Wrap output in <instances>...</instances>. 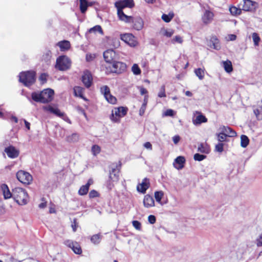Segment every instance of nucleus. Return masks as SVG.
Here are the masks:
<instances>
[{"label": "nucleus", "mask_w": 262, "mask_h": 262, "mask_svg": "<svg viewBox=\"0 0 262 262\" xmlns=\"http://www.w3.org/2000/svg\"><path fill=\"white\" fill-rule=\"evenodd\" d=\"M115 5L117 8V14L119 19L126 23H129L132 20V17L125 14L122 9L126 7H133L134 6L133 0L118 1L115 3Z\"/></svg>", "instance_id": "f257e3e1"}, {"label": "nucleus", "mask_w": 262, "mask_h": 262, "mask_svg": "<svg viewBox=\"0 0 262 262\" xmlns=\"http://www.w3.org/2000/svg\"><path fill=\"white\" fill-rule=\"evenodd\" d=\"M54 94V92L52 89H46L39 93H32L31 97L34 101L45 103L51 101Z\"/></svg>", "instance_id": "f03ea898"}, {"label": "nucleus", "mask_w": 262, "mask_h": 262, "mask_svg": "<svg viewBox=\"0 0 262 262\" xmlns=\"http://www.w3.org/2000/svg\"><path fill=\"white\" fill-rule=\"evenodd\" d=\"M13 198L20 205L27 204L29 196L26 190L20 187H16L13 189Z\"/></svg>", "instance_id": "7ed1b4c3"}, {"label": "nucleus", "mask_w": 262, "mask_h": 262, "mask_svg": "<svg viewBox=\"0 0 262 262\" xmlns=\"http://www.w3.org/2000/svg\"><path fill=\"white\" fill-rule=\"evenodd\" d=\"M71 66V59L66 55H62L56 59L55 68L60 71H66Z\"/></svg>", "instance_id": "20e7f679"}, {"label": "nucleus", "mask_w": 262, "mask_h": 262, "mask_svg": "<svg viewBox=\"0 0 262 262\" xmlns=\"http://www.w3.org/2000/svg\"><path fill=\"white\" fill-rule=\"evenodd\" d=\"M19 77V81L25 85L28 86L35 82V72L33 71L21 72L20 73Z\"/></svg>", "instance_id": "39448f33"}, {"label": "nucleus", "mask_w": 262, "mask_h": 262, "mask_svg": "<svg viewBox=\"0 0 262 262\" xmlns=\"http://www.w3.org/2000/svg\"><path fill=\"white\" fill-rule=\"evenodd\" d=\"M127 112L126 107L123 106L115 107L112 111L110 119L114 122H119L120 119L125 116Z\"/></svg>", "instance_id": "423d86ee"}, {"label": "nucleus", "mask_w": 262, "mask_h": 262, "mask_svg": "<svg viewBox=\"0 0 262 262\" xmlns=\"http://www.w3.org/2000/svg\"><path fill=\"white\" fill-rule=\"evenodd\" d=\"M16 177L19 182L27 185L30 184L33 180L32 176L24 170H19L16 173Z\"/></svg>", "instance_id": "0eeeda50"}, {"label": "nucleus", "mask_w": 262, "mask_h": 262, "mask_svg": "<svg viewBox=\"0 0 262 262\" xmlns=\"http://www.w3.org/2000/svg\"><path fill=\"white\" fill-rule=\"evenodd\" d=\"M120 39L132 47H136L138 44L136 37L131 33L121 34Z\"/></svg>", "instance_id": "6e6552de"}, {"label": "nucleus", "mask_w": 262, "mask_h": 262, "mask_svg": "<svg viewBox=\"0 0 262 262\" xmlns=\"http://www.w3.org/2000/svg\"><path fill=\"white\" fill-rule=\"evenodd\" d=\"M101 92L103 95L105 100L109 103L112 104H115L117 103V100L116 98L113 96L110 92V88L104 85L101 88Z\"/></svg>", "instance_id": "1a4fd4ad"}, {"label": "nucleus", "mask_w": 262, "mask_h": 262, "mask_svg": "<svg viewBox=\"0 0 262 262\" xmlns=\"http://www.w3.org/2000/svg\"><path fill=\"white\" fill-rule=\"evenodd\" d=\"M109 67L111 68L110 72L112 73H121L125 71L126 66L125 63L120 61H114Z\"/></svg>", "instance_id": "9d476101"}, {"label": "nucleus", "mask_w": 262, "mask_h": 262, "mask_svg": "<svg viewBox=\"0 0 262 262\" xmlns=\"http://www.w3.org/2000/svg\"><path fill=\"white\" fill-rule=\"evenodd\" d=\"M258 7V4L251 0H244L242 9L245 11H254Z\"/></svg>", "instance_id": "9b49d317"}, {"label": "nucleus", "mask_w": 262, "mask_h": 262, "mask_svg": "<svg viewBox=\"0 0 262 262\" xmlns=\"http://www.w3.org/2000/svg\"><path fill=\"white\" fill-rule=\"evenodd\" d=\"M64 244L68 247L71 248L75 254H81L82 253V249L78 243L68 239L64 242Z\"/></svg>", "instance_id": "f8f14e48"}, {"label": "nucleus", "mask_w": 262, "mask_h": 262, "mask_svg": "<svg viewBox=\"0 0 262 262\" xmlns=\"http://www.w3.org/2000/svg\"><path fill=\"white\" fill-rule=\"evenodd\" d=\"M109 177L111 181L117 182L119 179V169L117 165L113 164L111 167Z\"/></svg>", "instance_id": "ddd939ff"}, {"label": "nucleus", "mask_w": 262, "mask_h": 262, "mask_svg": "<svg viewBox=\"0 0 262 262\" xmlns=\"http://www.w3.org/2000/svg\"><path fill=\"white\" fill-rule=\"evenodd\" d=\"M186 163V159L184 156H178L177 157L173 163V166L178 170L183 169Z\"/></svg>", "instance_id": "4468645a"}, {"label": "nucleus", "mask_w": 262, "mask_h": 262, "mask_svg": "<svg viewBox=\"0 0 262 262\" xmlns=\"http://www.w3.org/2000/svg\"><path fill=\"white\" fill-rule=\"evenodd\" d=\"M44 111L49 112L58 117H61L63 115V113L60 112L58 108L53 105H48L43 107Z\"/></svg>", "instance_id": "2eb2a0df"}, {"label": "nucleus", "mask_w": 262, "mask_h": 262, "mask_svg": "<svg viewBox=\"0 0 262 262\" xmlns=\"http://www.w3.org/2000/svg\"><path fill=\"white\" fill-rule=\"evenodd\" d=\"M92 80L91 73L88 71L84 72L82 76V81L86 88H89L91 86Z\"/></svg>", "instance_id": "dca6fc26"}, {"label": "nucleus", "mask_w": 262, "mask_h": 262, "mask_svg": "<svg viewBox=\"0 0 262 262\" xmlns=\"http://www.w3.org/2000/svg\"><path fill=\"white\" fill-rule=\"evenodd\" d=\"M130 22L134 23L133 27L136 30H141L144 27V21L140 17H137L134 18H132V20Z\"/></svg>", "instance_id": "f3484780"}, {"label": "nucleus", "mask_w": 262, "mask_h": 262, "mask_svg": "<svg viewBox=\"0 0 262 262\" xmlns=\"http://www.w3.org/2000/svg\"><path fill=\"white\" fill-rule=\"evenodd\" d=\"M149 186V181L147 178H144L141 183L139 184L137 187V189L139 192L143 193H145L146 190Z\"/></svg>", "instance_id": "a211bd4d"}, {"label": "nucleus", "mask_w": 262, "mask_h": 262, "mask_svg": "<svg viewBox=\"0 0 262 262\" xmlns=\"http://www.w3.org/2000/svg\"><path fill=\"white\" fill-rule=\"evenodd\" d=\"M214 14L209 10H206L202 16V21L205 24L210 23L213 20Z\"/></svg>", "instance_id": "6ab92c4d"}, {"label": "nucleus", "mask_w": 262, "mask_h": 262, "mask_svg": "<svg viewBox=\"0 0 262 262\" xmlns=\"http://www.w3.org/2000/svg\"><path fill=\"white\" fill-rule=\"evenodd\" d=\"M116 56L115 52L113 50H107L103 53V57L106 61L108 63H111Z\"/></svg>", "instance_id": "aec40b11"}, {"label": "nucleus", "mask_w": 262, "mask_h": 262, "mask_svg": "<svg viewBox=\"0 0 262 262\" xmlns=\"http://www.w3.org/2000/svg\"><path fill=\"white\" fill-rule=\"evenodd\" d=\"M143 204L144 207L146 208H149L154 206L155 205V202L152 196L149 194L145 195L143 200Z\"/></svg>", "instance_id": "412c9836"}, {"label": "nucleus", "mask_w": 262, "mask_h": 262, "mask_svg": "<svg viewBox=\"0 0 262 262\" xmlns=\"http://www.w3.org/2000/svg\"><path fill=\"white\" fill-rule=\"evenodd\" d=\"M227 136L223 133H220L217 135V140L219 143L215 145V147H223L227 146L224 142L226 141Z\"/></svg>", "instance_id": "4be33fe9"}, {"label": "nucleus", "mask_w": 262, "mask_h": 262, "mask_svg": "<svg viewBox=\"0 0 262 262\" xmlns=\"http://www.w3.org/2000/svg\"><path fill=\"white\" fill-rule=\"evenodd\" d=\"M5 152L7 154L8 157L13 159L18 156L19 151L16 148H5Z\"/></svg>", "instance_id": "5701e85b"}, {"label": "nucleus", "mask_w": 262, "mask_h": 262, "mask_svg": "<svg viewBox=\"0 0 262 262\" xmlns=\"http://www.w3.org/2000/svg\"><path fill=\"white\" fill-rule=\"evenodd\" d=\"M57 45L60 48L61 51H66L70 49L71 44L70 41L68 40H62L57 43Z\"/></svg>", "instance_id": "b1692460"}, {"label": "nucleus", "mask_w": 262, "mask_h": 262, "mask_svg": "<svg viewBox=\"0 0 262 262\" xmlns=\"http://www.w3.org/2000/svg\"><path fill=\"white\" fill-rule=\"evenodd\" d=\"M2 189L5 199H8L12 197L13 195V191L11 192L6 184H3L2 185Z\"/></svg>", "instance_id": "393cba45"}, {"label": "nucleus", "mask_w": 262, "mask_h": 262, "mask_svg": "<svg viewBox=\"0 0 262 262\" xmlns=\"http://www.w3.org/2000/svg\"><path fill=\"white\" fill-rule=\"evenodd\" d=\"M222 131L227 137H233L236 136V132L231 127L228 126H223Z\"/></svg>", "instance_id": "a878e982"}, {"label": "nucleus", "mask_w": 262, "mask_h": 262, "mask_svg": "<svg viewBox=\"0 0 262 262\" xmlns=\"http://www.w3.org/2000/svg\"><path fill=\"white\" fill-rule=\"evenodd\" d=\"M80 1V9L82 13H84L89 6L92 5V3H89L86 0Z\"/></svg>", "instance_id": "bb28decb"}, {"label": "nucleus", "mask_w": 262, "mask_h": 262, "mask_svg": "<svg viewBox=\"0 0 262 262\" xmlns=\"http://www.w3.org/2000/svg\"><path fill=\"white\" fill-rule=\"evenodd\" d=\"M83 91L84 89L80 86H75L74 88V92L76 96L79 97L83 99L84 100H87L83 96Z\"/></svg>", "instance_id": "cd10ccee"}, {"label": "nucleus", "mask_w": 262, "mask_h": 262, "mask_svg": "<svg viewBox=\"0 0 262 262\" xmlns=\"http://www.w3.org/2000/svg\"><path fill=\"white\" fill-rule=\"evenodd\" d=\"M223 64L225 71L227 73H231L233 71L232 62L229 60L223 61Z\"/></svg>", "instance_id": "c85d7f7f"}, {"label": "nucleus", "mask_w": 262, "mask_h": 262, "mask_svg": "<svg viewBox=\"0 0 262 262\" xmlns=\"http://www.w3.org/2000/svg\"><path fill=\"white\" fill-rule=\"evenodd\" d=\"M261 103L262 104V101H261ZM254 113L257 120H262V104L254 110Z\"/></svg>", "instance_id": "c756f323"}, {"label": "nucleus", "mask_w": 262, "mask_h": 262, "mask_svg": "<svg viewBox=\"0 0 262 262\" xmlns=\"http://www.w3.org/2000/svg\"><path fill=\"white\" fill-rule=\"evenodd\" d=\"M148 95L144 96L143 103V104L140 109V111H139V114L141 116L143 115L145 112V109L146 107V105L147 104V102H148Z\"/></svg>", "instance_id": "7c9ffc66"}, {"label": "nucleus", "mask_w": 262, "mask_h": 262, "mask_svg": "<svg viewBox=\"0 0 262 262\" xmlns=\"http://www.w3.org/2000/svg\"><path fill=\"white\" fill-rule=\"evenodd\" d=\"M101 238H102V236L100 233L96 234L93 235L91 237V241L94 244L98 245L100 243Z\"/></svg>", "instance_id": "2f4dec72"}, {"label": "nucleus", "mask_w": 262, "mask_h": 262, "mask_svg": "<svg viewBox=\"0 0 262 262\" xmlns=\"http://www.w3.org/2000/svg\"><path fill=\"white\" fill-rule=\"evenodd\" d=\"M206 122H207V118L202 114L198 115L194 120L195 123L199 124Z\"/></svg>", "instance_id": "473e14b6"}, {"label": "nucleus", "mask_w": 262, "mask_h": 262, "mask_svg": "<svg viewBox=\"0 0 262 262\" xmlns=\"http://www.w3.org/2000/svg\"><path fill=\"white\" fill-rule=\"evenodd\" d=\"M249 143V139L248 137L245 135H242L241 136V145L242 147H246Z\"/></svg>", "instance_id": "72a5a7b5"}, {"label": "nucleus", "mask_w": 262, "mask_h": 262, "mask_svg": "<svg viewBox=\"0 0 262 262\" xmlns=\"http://www.w3.org/2000/svg\"><path fill=\"white\" fill-rule=\"evenodd\" d=\"M97 32H99L100 34L103 35V32L102 28L99 25H96L89 30V32L90 33H96Z\"/></svg>", "instance_id": "f704fd0d"}, {"label": "nucleus", "mask_w": 262, "mask_h": 262, "mask_svg": "<svg viewBox=\"0 0 262 262\" xmlns=\"http://www.w3.org/2000/svg\"><path fill=\"white\" fill-rule=\"evenodd\" d=\"M194 73L199 79L202 80L205 76V70L201 68L195 69Z\"/></svg>", "instance_id": "c9c22d12"}, {"label": "nucleus", "mask_w": 262, "mask_h": 262, "mask_svg": "<svg viewBox=\"0 0 262 262\" xmlns=\"http://www.w3.org/2000/svg\"><path fill=\"white\" fill-rule=\"evenodd\" d=\"M242 9L237 8L235 6H231L229 8V11L232 15H239L241 14Z\"/></svg>", "instance_id": "e433bc0d"}, {"label": "nucleus", "mask_w": 262, "mask_h": 262, "mask_svg": "<svg viewBox=\"0 0 262 262\" xmlns=\"http://www.w3.org/2000/svg\"><path fill=\"white\" fill-rule=\"evenodd\" d=\"M89 188L86 186L85 185H82L80 187V189L78 190V194L80 195H84L87 194L88 192Z\"/></svg>", "instance_id": "4c0bfd02"}, {"label": "nucleus", "mask_w": 262, "mask_h": 262, "mask_svg": "<svg viewBox=\"0 0 262 262\" xmlns=\"http://www.w3.org/2000/svg\"><path fill=\"white\" fill-rule=\"evenodd\" d=\"M252 39L254 42V44L255 46H257L259 45V42L260 40V37L257 33H253L252 34Z\"/></svg>", "instance_id": "58836bf2"}, {"label": "nucleus", "mask_w": 262, "mask_h": 262, "mask_svg": "<svg viewBox=\"0 0 262 262\" xmlns=\"http://www.w3.org/2000/svg\"><path fill=\"white\" fill-rule=\"evenodd\" d=\"M174 16V13L173 11H170L167 14H165V22L169 23Z\"/></svg>", "instance_id": "ea45409f"}, {"label": "nucleus", "mask_w": 262, "mask_h": 262, "mask_svg": "<svg viewBox=\"0 0 262 262\" xmlns=\"http://www.w3.org/2000/svg\"><path fill=\"white\" fill-rule=\"evenodd\" d=\"M132 71L134 74L138 75L141 74V70L137 64H134L132 68Z\"/></svg>", "instance_id": "a19ab883"}, {"label": "nucleus", "mask_w": 262, "mask_h": 262, "mask_svg": "<svg viewBox=\"0 0 262 262\" xmlns=\"http://www.w3.org/2000/svg\"><path fill=\"white\" fill-rule=\"evenodd\" d=\"M183 41V39L182 37H181L179 35L176 36L170 41L171 43L173 44H174L176 43H182Z\"/></svg>", "instance_id": "79ce46f5"}, {"label": "nucleus", "mask_w": 262, "mask_h": 262, "mask_svg": "<svg viewBox=\"0 0 262 262\" xmlns=\"http://www.w3.org/2000/svg\"><path fill=\"white\" fill-rule=\"evenodd\" d=\"M206 157L205 155L197 153L194 155L193 159L195 161H201L206 159Z\"/></svg>", "instance_id": "37998d69"}, {"label": "nucleus", "mask_w": 262, "mask_h": 262, "mask_svg": "<svg viewBox=\"0 0 262 262\" xmlns=\"http://www.w3.org/2000/svg\"><path fill=\"white\" fill-rule=\"evenodd\" d=\"M163 195V193L162 191H156L155 192V198L156 201L157 202L160 203L162 196Z\"/></svg>", "instance_id": "c03bdc74"}, {"label": "nucleus", "mask_w": 262, "mask_h": 262, "mask_svg": "<svg viewBox=\"0 0 262 262\" xmlns=\"http://www.w3.org/2000/svg\"><path fill=\"white\" fill-rule=\"evenodd\" d=\"M78 135L76 134H72L71 136L68 137V140L70 142H76L78 141Z\"/></svg>", "instance_id": "a18cd8bd"}, {"label": "nucleus", "mask_w": 262, "mask_h": 262, "mask_svg": "<svg viewBox=\"0 0 262 262\" xmlns=\"http://www.w3.org/2000/svg\"><path fill=\"white\" fill-rule=\"evenodd\" d=\"M115 183L116 182L111 181L110 179L108 178V180L106 182V186L107 188L109 190H111L114 187Z\"/></svg>", "instance_id": "49530a36"}, {"label": "nucleus", "mask_w": 262, "mask_h": 262, "mask_svg": "<svg viewBox=\"0 0 262 262\" xmlns=\"http://www.w3.org/2000/svg\"><path fill=\"white\" fill-rule=\"evenodd\" d=\"M96 54H87L86 55V60L88 62L93 61L95 58H96Z\"/></svg>", "instance_id": "de8ad7c7"}, {"label": "nucleus", "mask_w": 262, "mask_h": 262, "mask_svg": "<svg viewBox=\"0 0 262 262\" xmlns=\"http://www.w3.org/2000/svg\"><path fill=\"white\" fill-rule=\"evenodd\" d=\"M176 114V112L173 110L168 109L165 112V116L173 117Z\"/></svg>", "instance_id": "09e8293b"}, {"label": "nucleus", "mask_w": 262, "mask_h": 262, "mask_svg": "<svg viewBox=\"0 0 262 262\" xmlns=\"http://www.w3.org/2000/svg\"><path fill=\"white\" fill-rule=\"evenodd\" d=\"M133 226L137 230H140L141 228V225L140 222L138 221H133L132 222Z\"/></svg>", "instance_id": "8fccbe9b"}, {"label": "nucleus", "mask_w": 262, "mask_h": 262, "mask_svg": "<svg viewBox=\"0 0 262 262\" xmlns=\"http://www.w3.org/2000/svg\"><path fill=\"white\" fill-rule=\"evenodd\" d=\"M89 195L90 198H94L98 196L99 193L97 191L92 190L89 192Z\"/></svg>", "instance_id": "3c124183"}, {"label": "nucleus", "mask_w": 262, "mask_h": 262, "mask_svg": "<svg viewBox=\"0 0 262 262\" xmlns=\"http://www.w3.org/2000/svg\"><path fill=\"white\" fill-rule=\"evenodd\" d=\"M76 109L79 113L82 114L84 116V117L87 119V116L86 115V113H85L84 110L82 107L80 106H77Z\"/></svg>", "instance_id": "603ef678"}, {"label": "nucleus", "mask_w": 262, "mask_h": 262, "mask_svg": "<svg viewBox=\"0 0 262 262\" xmlns=\"http://www.w3.org/2000/svg\"><path fill=\"white\" fill-rule=\"evenodd\" d=\"M256 245L258 247L262 246V233L256 239Z\"/></svg>", "instance_id": "864d4df0"}, {"label": "nucleus", "mask_w": 262, "mask_h": 262, "mask_svg": "<svg viewBox=\"0 0 262 262\" xmlns=\"http://www.w3.org/2000/svg\"><path fill=\"white\" fill-rule=\"evenodd\" d=\"M148 221L150 224H153L156 222V217L153 215H150L148 217Z\"/></svg>", "instance_id": "5fc2aeb1"}, {"label": "nucleus", "mask_w": 262, "mask_h": 262, "mask_svg": "<svg viewBox=\"0 0 262 262\" xmlns=\"http://www.w3.org/2000/svg\"><path fill=\"white\" fill-rule=\"evenodd\" d=\"M173 30H165V36L167 37H171L174 33Z\"/></svg>", "instance_id": "6e6d98bb"}, {"label": "nucleus", "mask_w": 262, "mask_h": 262, "mask_svg": "<svg viewBox=\"0 0 262 262\" xmlns=\"http://www.w3.org/2000/svg\"><path fill=\"white\" fill-rule=\"evenodd\" d=\"M39 80L42 84L44 83L47 81V75L45 74H42L39 77Z\"/></svg>", "instance_id": "4d7b16f0"}, {"label": "nucleus", "mask_w": 262, "mask_h": 262, "mask_svg": "<svg viewBox=\"0 0 262 262\" xmlns=\"http://www.w3.org/2000/svg\"><path fill=\"white\" fill-rule=\"evenodd\" d=\"M101 148H92L91 151L94 156H96L100 152Z\"/></svg>", "instance_id": "13d9d810"}, {"label": "nucleus", "mask_w": 262, "mask_h": 262, "mask_svg": "<svg viewBox=\"0 0 262 262\" xmlns=\"http://www.w3.org/2000/svg\"><path fill=\"white\" fill-rule=\"evenodd\" d=\"M198 151L207 154L210 152V148H198Z\"/></svg>", "instance_id": "bf43d9fd"}, {"label": "nucleus", "mask_w": 262, "mask_h": 262, "mask_svg": "<svg viewBox=\"0 0 262 262\" xmlns=\"http://www.w3.org/2000/svg\"><path fill=\"white\" fill-rule=\"evenodd\" d=\"M172 140L174 144H177L180 140V137L179 135H176L173 137Z\"/></svg>", "instance_id": "052dcab7"}, {"label": "nucleus", "mask_w": 262, "mask_h": 262, "mask_svg": "<svg viewBox=\"0 0 262 262\" xmlns=\"http://www.w3.org/2000/svg\"><path fill=\"white\" fill-rule=\"evenodd\" d=\"M139 90H140V94H141V95H146V94H147V90H146V89H145L144 88L141 86V87H140V88H139Z\"/></svg>", "instance_id": "680f3d73"}, {"label": "nucleus", "mask_w": 262, "mask_h": 262, "mask_svg": "<svg viewBox=\"0 0 262 262\" xmlns=\"http://www.w3.org/2000/svg\"><path fill=\"white\" fill-rule=\"evenodd\" d=\"M63 120H64L65 121L68 122L69 123H71V121L70 119L66 116L65 114L63 113V115L60 117Z\"/></svg>", "instance_id": "e2e57ef3"}, {"label": "nucleus", "mask_w": 262, "mask_h": 262, "mask_svg": "<svg viewBox=\"0 0 262 262\" xmlns=\"http://www.w3.org/2000/svg\"><path fill=\"white\" fill-rule=\"evenodd\" d=\"M93 183V180L92 179H90L88 180L86 184H85L86 186H87L89 188L90 187V185H91Z\"/></svg>", "instance_id": "0e129e2a"}, {"label": "nucleus", "mask_w": 262, "mask_h": 262, "mask_svg": "<svg viewBox=\"0 0 262 262\" xmlns=\"http://www.w3.org/2000/svg\"><path fill=\"white\" fill-rule=\"evenodd\" d=\"M229 38L230 40H235L236 39V36L234 34H230L229 36Z\"/></svg>", "instance_id": "69168bd1"}, {"label": "nucleus", "mask_w": 262, "mask_h": 262, "mask_svg": "<svg viewBox=\"0 0 262 262\" xmlns=\"http://www.w3.org/2000/svg\"><path fill=\"white\" fill-rule=\"evenodd\" d=\"M46 206H47V203L45 202H42V203H40V204L39 205V206H39V207L40 208L42 209V208H45V207H46Z\"/></svg>", "instance_id": "338daca9"}, {"label": "nucleus", "mask_w": 262, "mask_h": 262, "mask_svg": "<svg viewBox=\"0 0 262 262\" xmlns=\"http://www.w3.org/2000/svg\"><path fill=\"white\" fill-rule=\"evenodd\" d=\"M24 123H25L26 128H27L28 129H30V123L28 122V121H27L26 120H24Z\"/></svg>", "instance_id": "774afa93"}]
</instances>
